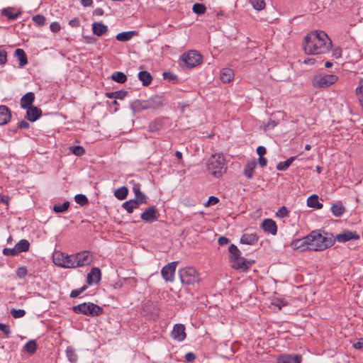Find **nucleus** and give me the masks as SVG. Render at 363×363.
<instances>
[{
  "label": "nucleus",
  "mask_w": 363,
  "mask_h": 363,
  "mask_svg": "<svg viewBox=\"0 0 363 363\" xmlns=\"http://www.w3.org/2000/svg\"><path fill=\"white\" fill-rule=\"evenodd\" d=\"M303 50L307 55H323L332 48V40L327 33L315 30L308 33L303 41Z\"/></svg>",
  "instance_id": "f257e3e1"
},
{
  "label": "nucleus",
  "mask_w": 363,
  "mask_h": 363,
  "mask_svg": "<svg viewBox=\"0 0 363 363\" xmlns=\"http://www.w3.org/2000/svg\"><path fill=\"white\" fill-rule=\"evenodd\" d=\"M311 250L314 251H322L330 247L334 243V239L332 234L325 233H320L318 231H312L310 234Z\"/></svg>",
  "instance_id": "f03ea898"
},
{
  "label": "nucleus",
  "mask_w": 363,
  "mask_h": 363,
  "mask_svg": "<svg viewBox=\"0 0 363 363\" xmlns=\"http://www.w3.org/2000/svg\"><path fill=\"white\" fill-rule=\"evenodd\" d=\"M230 252V260L231 267L237 270L242 272L247 271L253 264V261H249L241 257V252L234 244H231L228 247Z\"/></svg>",
  "instance_id": "7ed1b4c3"
},
{
  "label": "nucleus",
  "mask_w": 363,
  "mask_h": 363,
  "mask_svg": "<svg viewBox=\"0 0 363 363\" xmlns=\"http://www.w3.org/2000/svg\"><path fill=\"white\" fill-rule=\"evenodd\" d=\"M208 171L215 177H220L227 169L225 159L223 154L212 155L207 162Z\"/></svg>",
  "instance_id": "20e7f679"
},
{
  "label": "nucleus",
  "mask_w": 363,
  "mask_h": 363,
  "mask_svg": "<svg viewBox=\"0 0 363 363\" xmlns=\"http://www.w3.org/2000/svg\"><path fill=\"white\" fill-rule=\"evenodd\" d=\"M76 314H83L87 316H99L104 313V309L94 303H82L72 307Z\"/></svg>",
  "instance_id": "39448f33"
},
{
  "label": "nucleus",
  "mask_w": 363,
  "mask_h": 363,
  "mask_svg": "<svg viewBox=\"0 0 363 363\" xmlns=\"http://www.w3.org/2000/svg\"><path fill=\"white\" fill-rule=\"evenodd\" d=\"M179 275L182 283L186 285L194 284L199 280V273L191 267L179 269Z\"/></svg>",
  "instance_id": "423d86ee"
},
{
  "label": "nucleus",
  "mask_w": 363,
  "mask_h": 363,
  "mask_svg": "<svg viewBox=\"0 0 363 363\" xmlns=\"http://www.w3.org/2000/svg\"><path fill=\"white\" fill-rule=\"evenodd\" d=\"M338 79L335 74H325L315 76L313 79V85L315 88H327L334 84Z\"/></svg>",
  "instance_id": "0eeeda50"
},
{
  "label": "nucleus",
  "mask_w": 363,
  "mask_h": 363,
  "mask_svg": "<svg viewBox=\"0 0 363 363\" xmlns=\"http://www.w3.org/2000/svg\"><path fill=\"white\" fill-rule=\"evenodd\" d=\"M203 57L196 50H190L182 55V60L188 68H193L202 62Z\"/></svg>",
  "instance_id": "6e6552de"
},
{
  "label": "nucleus",
  "mask_w": 363,
  "mask_h": 363,
  "mask_svg": "<svg viewBox=\"0 0 363 363\" xmlns=\"http://www.w3.org/2000/svg\"><path fill=\"white\" fill-rule=\"evenodd\" d=\"M160 217V213L155 206L147 207L141 214L140 218L146 223H152L157 221Z\"/></svg>",
  "instance_id": "1a4fd4ad"
},
{
  "label": "nucleus",
  "mask_w": 363,
  "mask_h": 363,
  "mask_svg": "<svg viewBox=\"0 0 363 363\" xmlns=\"http://www.w3.org/2000/svg\"><path fill=\"white\" fill-rule=\"evenodd\" d=\"M177 266V262H172L162 267L161 274L166 281L172 282L174 281Z\"/></svg>",
  "instance_id": "9d476101"
},
{
  "label": "nucleus",
  "mask_w": 363,
  "mask_h": 363,
  "mask_svg": "<svg viewBox=\"0 0 363 363\" xmlns=\"http://www.w3.org/2000/svg\"><path fill=\"white\" fill-rule=\"evenodd\" d=\"M310 235H307L300 239L293 240L290 246L294 250H300L301 251L311 250Z\"/></svg>",
  "instance_id": "9b49d317"
},
{
  "label": "nucleus",
  "mask_w": 363,
  "mask_h": 363,
  "mask_svg": "<svg viewBox=\"0 0 363 363\" xmlns=\"http://www.w3.org/2000/svg\"><path fill=\"white\" fill-rule=\"evenodd\" d=\"M77 267L89 265L92 262V256L89 251H83L75 255Z\"/></svg>",
  "instance_id": "f8f14e48"
},
{
  "label": "nucleus",
  "mask_w": 363,
  "mask_h": 363,
  "mask_svg": "<svg viewBox=\"0 0 363 363\" xmlns=\"http://www.w3.org/2000/svg\"><path fill=\"white\" fill-rule=\"evenodd\" d=\"M101 272L99 267H92L87 274L86 281L89 285L97 284L101 281Z\"/></svg>",
  "instance_id": "ddd939ff"
},
{
  "label": "nucleus",
  "mask_w": 363,
  "mask_h": 363,
  "mask_svg": "<svg viewBox=\"0 0 363 363\" xmlns=\"http://www.w3.org/2000/svg\"><path fill=\"white\" fill-rule=\"evenodd\" d=\"M147 107L148 109H157L162 107L164 99L162 96L155 95L146 99Z\"/></svg>",
  "instance_id": "4468645a"
},
{
  "label": "nucleus",
  "mask_w": 363,
  "mask_h": 363,
  "mask_svg": "<svg viewBox=\"0 0 363 363\" xmlns=\"http://www.w3.org/2000/svg\"><path fill=\"white\" fill-rule=\"evenodd\" d=\"M171 335L173 339L182 342L185 340L186 335L185 333V326L183 324H175L172 331Z\"/></svg>",
  "instance_id": "2eb2a0df"
},
{
  "label": "nucleus",
  "mask_w": 363,
  "mask_h": 363,
  "mask_svg": "<svg viewBox=\"0 0 363 363\" xmlns=\"http://www.w3.org/2000/svg\"><path fill=\"white\" fill-rule=\"evenodd\" d=\"M335 239L340 242H345L351 240H358L359 235L356 231L345 230L337 234Z\"/></svg>",
  "instance_id": "dca6fc26"
},
{
  "label": "nucleus",
  "mask_w": 363,
  "mask_h": 363,
  "mask_svg": "<svg viewBox=\"0 0 363 363\" xmlns=\"http://www.w3.org/2000/svg\"><path fill=\"white\" fill-rule=\"evenodd\" d=\"M301 356L299 354L291 355L284 354L279 356L277 363H301Z\"/></svg>",
  "instance_id": "f3484780"
},
{
  "label": "nucleus",
  "mask_w": 363,
  "mask_h": 363,
  "mask_svg": "<svg viewBox=\"0 0 363 363\" xmlns=\"http://www.w3.org/2000/svg\"><path fill=\"white\" fill-rule=\"evenodd\" d=\"M262 228L266 233L275 235L277 233V225L275 221L272 219L267 218L262 223Z\"/></svg>",
  "instance_id": "a211bd4d"
},
{
  "label": "nucleus",
  "mask_w": 363,
  "mask_h": 363,
  "mask_svg": "<svg viewBox=\"0 0 363 363\" xmlns=\"http://www.w3.org/2000/svg\"><path fill=\"white\" fill-rule=\"evenodd\" d=\"M11 118V110L5 105L0 106V125L7 124Z\"/></svg>",
  "instance_id": "6ab92c4d"
},
{
  "label": "nucleus",
  "mask_w": 363,
  "mask_h": 363,
  "mask_svg": "<svg viewBox=\"0 0 363 363\" xmlns=\"http://www.w3.org/2000/svg\"><path fill=\"white\" fill-rule=\"evenodd\" d=\"M26 109V118L31 122L37 121L42 115L41 109L37 106H31Z\"/></svg>",
  "instance_id": "aec40b11"
},
{
  "label": "nucleus",
  "mask_w": 363,
  "mask_h": 363,
  "mask_svg": "<svg viewBox=\"0 0 363 363\" xmlns=\"http://www.w3.org/2000/svg\"><path fill=\"white\" fill-rule=\"evenodd\" d=\"M59 267L63 268H76L77 263L75 255H65V256L63 257L62 262H59Z\"/></svg>",
  "instance_id": "412c9836"
},
{
  "label": "nucleus",
  "mask_w": 363,
  "mask_h": 363,
  "mask_svg": "<svg viewBox=\"0 0 363 363\" xmlns=\"http://www.w3.org/2000/svg\"><path fill=\"white\" fill-rule=\"evenodd\" d=\"M35 100V94L32 91L26 93L21 99V107L26 109L32 106V104Z\"/></svg>",
  "instance_id": "4be33fe9"
},
{
  "label": "nucleus",
  "mask_w": 363,
  "mask_h": 363,
  "mask_svg": "<svg viewBox=\"0 0 363 363\" xmlns=\"http://www.w3.org/2000/svg\"><path fill=\"white\" fill-rule=\"evenodd\" d=\"M130 108L133 113L141 112L144 110H147V103L145 100H135L130 104Z\"/></svg>",
  "instance_id": "5701e85b"
},
{
  "label": "nucleus",
  "mask_w": 363,
  "mask_h": 363,
  "mask_svg": "<svg viewBox=\"0 0 363 363\" xmlns=\"http://www.w3.org/2000/svg\"><path fill=\"white\" fill-rule=\"evenodd\" d=\"M258 239L256 233H244L240 238V243L253 245L257 242Z\"/></svg>",
  "instance_id": "b1692460"
},
{
  "label": "nucleus",
  "mask_w": 363,
  "mask_h": 363,
  "mask_svg": "<svg viewBox=\"0 0 363 363\" xmlns=\"http://www.w3.org/2000/svg\"><path fill=\"white\" fill-rule=\"evenodd\" d=\"M140 184H134L133 191L135 194V199H137L141 203L144 204L147 202V196L140 191Z\"/></svg>",
  "instance_id": "393cba45"
},
{
  "label": "nucleus",
  "mask_w": 363,
  "mask_h": 363,
  "mask_svg": "<svg viewBox=\"0 0 363 363\" xmlns=\"http://www.w3.org/2000/svg\"><path fill=\"white\" fill-rule=\"evenodd\" d=\"M257 162L255 160L248 161L245 165L243 170V174L248 179H252L253 178V173L255 169L256 168Z\"/></svg>",
  "instance_id": "a878e982"
},
{
  "label": "nucleus",
  "mask_w": 363,
  "mask_h": 363,
  "mask_svg": "<svg viewBox=\"0 0 363 363\" xmlns=\"http://www.w3.org/2000/svg\"><path fill=\"white\" fill-rule=\"evenodd\" d=\"M93 33L97 36H101L108 31V27L101 22H96L92 24Z\"/></svg>",
  "instance_id": "bb28decb"
},
{
  "label": "nucleus",
  "mask_w": 363,
  "mask_h": 363,
  "mask_svg": "<svg viewBox=\"0 0 363 363\" xmlns=\"http://www.w3.org/2000/svg\"><path fill=\"white\" fill-rule=\"evenodd\" d=\"M234 78V72L232 69L223 68L220 71V80L223 83H229Z\"/></svg>",
  "instance_id": "cd10ccee"
},
{
  "label": "nucleus",
  "mask_w": 363,
  "mask_h": 363,
  "mask_svg": "<svg viewBox=\"0 0 363 363\" xmlns=\"http://www.w3.org/2000/svg\"><path fill=\"white\" fill-rule=\"evenodd\" d=\"M13 8L7 7L1 11V15L8 18L9 20H16L21 15V11H18L16 13L13 12Z\"/></svg>",
  "instance_id": "c85d7f7f"
},
{
  "label": "nucleus",
  "mask_w": 363,
  "mask_h": 363,
  "mask_svg": "<svg viewBox=\"0 0 363 363\" xmlns=\"http://www.w3.org/2000/svg\"><path fill=\"white\" fill-rule=\"evenodd\" d=\"M331 211L333 216L340 217L345 212V208L341 201H337L332 205Z\"/></svg>",
  "instance_id": "c756f323"
},
{
  "label": "nucleus",
  "mask_w": 363,
  "mask_h": 363,
  "mask_svg": "<svg viewBox=\"0 0 363 363\" xmlns=\"http://www.w3.org/2000/svg\"><path fill=\"white\" fill-rule=\"evenodd\" d=\"M138 32L135 30L122 32L116 35V38L121 42H126L130 40L135 35H137Z\"/></svg>",
  "instance_id": "7c9ffc66"
},
{
  "label": "nucleus",
  "mask_w": 363,
  "mask_h": 363,
  "mask_svg": "<svg viewBox=\"0 0 363 363\" xmlns=\"http://www.w3.org/2000/svg\"><path fill=\"white\" fill-rule=\"evenodd\" d=\"M14 55L19 60V67H23L28 64V59L26 52L23 49L18 48L14 52Z\"/></svg>",
  "instance_id": "2f4dec72"
},
{
  "label": "nucleus",
  "mask_w": 363,
  "mask_h": 363,
  "mask_svg": "<svg viewBox=\"0 0 363 363\" xmlns=\"http://www.w3.org/2000/svg\"><path fill=\"white\" fill-rule=\"evenodd\" d=\"M307 205L316 209H320L323 206V203L318 201V196L316 194H313L308 198Z\"/></svg>",
  "instance_id": "473e14b6"
},
{
  "label": "nucleus",
  "mask_w": 363,
  "mask_h": 363,
  "mask_svg": "<svg viewBox=\"0 0 363 363\" xmlns=\"http://www.w3.org/2000/svg\"><path fill=\"white\" fill-rule=\"evenodd\" d=\"M15 247L18 254L21 252H26L29 250L30 243L27 240L22 239L16 244Z\"/></svg>",
  "instance_id": "72a5a7b5"
},
{
  "label": "nucleus",
  "mask_w": 363,
  "mask_h": 363,
  "mask_svg": "<svg viewBox=\"0 0 363 363\" xmlns=\"http://www.w3.org/2000/svg\"><path fill=\"white\" fill-rule=\"evenodd\" d=\"M38 349V343L35 340H30L28 341L23 346V350L26 351L29 354H33L35 353Z\"/></svg>",
  "instance_id": "f704fd0d"
},
{
  "label": "nucleus",
  "mask_w": 363,
  "mask_h": 363,
  "mask_svg": "<svg viewBox=\"0 0 363 363\" xmlns=\"http://www.w3.org/2000/svg\"><path fill=\"white\" fill-rule=\"evenodd\" d=\"M128 95V91L120 90L113 92H106L105 96L108 99H123Z\"/></svg>",
  "instance_id": "c9c22d12"
},
{
  "label": "nucleus",
  "mask_w": 363,
  "mask_h": 363,
  "mask_svg": "<svg viewBox=\"0 0 363 363\" xmlns=\"http://www.w3.org/2000/svg\"><path fill=\"white\" fill-rule=\"evenodd\" d=\"M138 78L144 86H148L152 80L151 74L147 71L140 72L138 73Z\"/></svg>",
  "instance_id": "e433bc0d"
},
{
  "label": "nucleus",
  "mask_w": 363,
  "mask_h": 363,
  "mask_svg": "<svg viewBox=\"0 0 363 363\" xmlns=\"http://www.w3.org/2000/svg\"><path fill=\"white\" fill-rule=\"evenodd\" d=\"M111 79L120 84H123L127 81L126 75L122 72H115L111 74Z\"/></svg>",
  "instance_id": "4c0bfd02"
},
{
  "label": "nucleus",
  "mask_w": 363,
  "mask_h": 363,
  "mask_svg": "<svg viewBox=\"0 0 363 363\" xmlns=\"http://www.w3.org/2000/svg\"><path fill=\"white\" fill-rule=\"evenodd\" d=\"M128 194V189L126 186H121L114 191V196L118 200H124L127 197Z\"/></svg>",
  "instance_id": "58836bf2"
},
{
  "label": "nucleus",
  "mask_w": 363,
  "mask_h": 363,
  "mask_svg": "<svg viewBox=\"0 0 363 363\" xmlns=\"http://www.w3.org/2000/svg\"><path fill=\"white\" fill-rule=\"evenodd\" d=\"M66 356L68 359V360L71 363H75L77 361L78 356L77 353L75 352L74 350L72 347L68 346L66 349Z\"/></svg>",
  "instance_id": "ea45409f"
},
{
  "label": "nucleus",
  "mask_w": 363,
  "mask_h": 363,
  "mask_svg": "<svg viewBox=\"0 0 363 363\" xmlns=\"http://www.w3.org/2000/svg\"><path fill=\"white\" fill-rule=\"evenodd\" d=\"M162 123L160 119H156L150 123L148 130L150 132H156L161 129Z\"/></svg>",
  "instance_id": "a19ab883"
},
{
  "label": "nucleus",
  "mask_w": 363,
  "mask_h": 363,
  "mask_svg": "<svg viewBox=\"0 0 363 363\" xmlns=\"http://www.w3.org/2000/svg\"><path fill=\"white\" fill-rule=\"evenodd\" d=\"M74 200L76 203L80 205L81 206H86L89 203L88 199L84 194H77L74 196Z\"/></svg>",
  "instance_id": "79ce46f5"
},
{
  "label": "nucleus",
  "mask_w": 363,
  "mask_h": 363,
  "mask_svg": "<svg viewBox=\"0 0 363 363\" xmlns=\"http://www.w3.org/2000/svg\"><path fill=\"white\" fill-rule=\"evenodd\" d=\"M192 10L195 13L201 15L206 11V7L203 4L196 3L193 5Z\"/></svg>",
  "instance_id": "37998d69"
},
{
  "label": "nucleus",
  "mask_w": 363,
  "mask_h": 363,
  "mask_svg": "<svg viewBox=\"0 0 363 363\" xmlns=\"http://www.w3.org/2000/svg\"><path fill=\"white\" fill-rule=\"evenodd\" d=\"M249 2L252 4V7L257 11L262 10L265 7L264 0H249Z\"/></svg>",
  "instance_id": "c03bdc74"
},
{
  "label": "nucleus",
  "mask_w": 363,
  "mask_h": 363,
  "mask_svg": "<svg viewBox=\"0 0 363 363\" xmlns=\"http://www.w3.org/2000/svg\"><path fill=\"white\" fill-rule=\"evenodd\" d=\"M69 206V201H65L62 204H56L53 207V211L56 213H62L67 210Z\"/></svg>",
  "instance_id": "a18cd8bd"
},
{
  "label": "nucleus",
  "mask_w": 363,
  "mask_h": 363,
  "mask_svg": "<svg viewBox=\"0 0 363 363\" xmlns=\"http://www.w3.org/2000/svg\"><path fill=\"white\" fill-rule=\"evenodd\" d=\"M70 152L76 156H82L85 153V150L82 146H71L69 147Z\"/></svg>",
  "instance_id": "49530a36"
},
{
  "label": "nucleus",
  "mask_w": 363,
  "mask_h": 363,
  "mask_svg": "<svg viewBox=\"0 0 363 363\" xmlns=\"http://www.w3.org/2000/svg\"><path fill=\"white\" fill-rule=\"evenodd\" d=\"M289 211L284 206H281L276 213V216L279 218H286L289 216Z\"/></svg>",
  "instance_id": "de8ad7c7"
},
{
  "label": "nucleus",
  "mask_w": 363,
  "mask_h": 363,
  "mask_svg": "<svg viewBox=\"0 0 363 363\" xmlns=\"http://www.w3.org/2000/svg\"><path fill=\"white\" fill-rule=\"evenodd\" d=\"M33 21L40 26H43L45 23V18L44 16L38 14L33 17Z\"/></svg>",
  "instance_id": "09e8293b"
},
{
  "label": "nucleus",
  "mask_w": 363,
  "mask_h": 363,
  "mask_svg": "<svg viewBox=\"0 0 363 363\" xmlns=\"http://www.w3.org/2000/svg\"><path fill=\"white\" fill-rule=\"evenodd\" d=\"M11 314L14 318H20L26 315V311L23 309H12L11 311Z\"/></svg>",
  "instance_id": "8fccbe9b"
},
{
  "label": "nucleus",
  "mask_w": 363,
  "mask_h": 363,
  "mask_svg": "<svg viewBox=\"0 0 363 363\" xmlns=\"http://www.w3.org/2000/svg\"><path fill=\"white\" fill-rule=\"evenodd\" d=\"M87 289V286L84 285L79 289L72 290L70 293L71 298H76L79 296L82 292H84Z\"/></svg>",
  "instance_id": "3c124183"
},
{
  "label": "nucleus",
  "mask_w": 363,
  "mask_h": 363,
  "mask_svg": "<svg viewBox=\"0 0 363 363\" xmlns=\"http://www.w3.org/2000/svg\"><path fill=\"white\" fill-rule=\"evenodd\" d=\"M3 254L5 256H11V257H14V256H16L17 255H18L15 247L13 248H4L3 250Z\"/></svg>",
  "instance_id": "603ef678"
},
{
  "label": "nucleus",
  "mask_w": 363,
  "mask_h": 363,
  "mask_svg": "<svg viewBox=\"0 0 363 363\" xmlns=\"http://www.w3.org/2000/svg\"><path fill=\"white\" fill-rule=\"evenodd\" d=\"M27 269L25 267H20L16 269V276L20 279H23L27 274Z\"/></svg>",
  "instance_id": "864d4df0"
},
{
  "label": "nucleus",
  "mask_w": 363,
  "mask_h": 363,
  "mask_svg": "<svg viewBox=\"0 0 363 363\" xmlns=\"http://www.w3.org/2000/svg\"><path fill=\"white\" fill-rule=\"evenodd\" d=\"M50 29L52 33H57L60 30L61 26L59 23L52 22L50 25Z\"/></svg>",
  "instance_id": "5fc2aeb1"
},
{
  "label": "nucleus",
  "mask_w": 363,
  "mask_h": 363,
  "mask_svg": "<svg viewBox=\"0 0 363 363\" xmlns=\"http://www.w3.org/2000/svg\"><path fill=\"white\" fill-rule=\"evenodd\" d=\"M290 165L288 164L286 161L284 162H280L277 165V169L279 171H285L286 170Z\"/></svg>",
  "instance_id": "6e6d98bb"
},
{
  "label": "nucleus",
  "mask_w": 363,
  "mask_h": 363,
  "mask_svg": "<svg viewBox=\"0 0 363 363\" xmlns=\"http://www.w3.org/2000/svg\"><path fill=\"white\" fill-rule=\"evenodd\" d=\"M7 62V52L5 50H0V65H4Z\"/></svg>",
  "instance_id": "4d7b16f0"
},
{
  "label": "nucleus",
  "mask_w": 363,
  "mask_h": 363,
  "mask_svg": "<svg viewBox=\"0 0 363 363\" xmlns=\"http://www.w3.org/2000/svg\"><path fill=\"white\" fill-rule=\"evenodd\" d=\"M218 202H219V199L218 197H216L214 196H211L208 198L206 206H213V205H216V203H218Z\"/></svg>",
  "instance_id": "13d9d810"
},
{
  "label": "nucleus",
  "mask_w": 363,
  "mask_h": 363,
  "mask_svg": "<svg viewBox=\"0 0 363 363\" xmlns=\"http://www.w3.org/2000/svg\"><path fill=\"white\" fill-rule=\"evenodd\" d=\"M122 207L128 213H132L134 211L133 206L130 205V201H127L122 203Z\"/></svg>",
  "instance_id": "bf43d9fd"
},
{
  "label": "nucleus",
  "mask_w": 363,
  "mask_h": 363,
  "mask_svg": "<svg viewBox=\"0 0 363 363\" xmlns=\"http://www.w3.org/2000/svg\"><path fill=\"white\" fill-rule=\"evenodd\" d=\"M69 25L72 28H79L80 26V21L78 17H75L69 21Z\"/></svg>",
  "instance_id": "052dcab7"
},
{
  "label": "nucleus",
  "mask_w": 363,
  "mask_h": 363,
  "mask_svg": "<svg viewBox=\"0 0 363 363\" xmlns=\"http://www.w3.org/2000/svg\"><path fill=\"white\" fill-rule=\"evenodd\" d=\"M65 256L64 253L55 254L54 256V262L56 265L59 266V262H62L63 257Z\"/></svg>",
  "instance_id": "680f3d73"
},
{
  "label": "nucleus",
  "mask_w": 363,
  "mask_h": 363,
  "mask_svg": "<svg viewBox=\"0 0 363 363\" xmlns=\"http://www.w3.org/2000/svg\"><path fill=\"white\" fill-rule=\"evenodd\" d=\"M196 358V354L194 352H188L185 354V359L186 362H194Z\"/></svg>",
  "instance_id": "e2e57ef3"
},
{
  "label": "nucleus",
  "mask_w": 363,
  "mask_h": 363,
  "mask_svg": "<svg viewBox=\"0 0 363 363\" xmlns=\"http://www.w3.org/2000/svg\"><path fill=\"white\" fill-rule=\"evenodd\" d=\"M0 330H1L6 335L11 333L10 327L4 323H0Z\"/></svg>",
  "instance_id": "0e129e2a"
},
{
  "label": "nucleus",
  "mask_w": 363,
  "mask_h": 363,
  "mask_svg": "<svg viewBox=\"0 0 363 363\" xmlns=\"http://www.w3.org/2000/svg\"><path fill=\"white\" fill-rule=\"evenodd\" d=\"M355 91L358 97L363 94V79H360L359 86L356 88Z\"/></svg>",
  "instance_id": "69168bd1"
},
{
  "label": "nucleus",
  "mask_w": 363,
  "mask_h": 363,
  "mask_svg": "<svg viewBox=\"0 0 363 363\" xmlns=\"http://www.w3.org/2000/svg\"><path fill=\"white\" fill-rule=\"evenodd\" d=\"M30 127V124L26 121H21L17 126V128L20 129H28Z\"/></svg>",
  "instance_id": "338daca9"
},
{
  "label": "nucleus",
  "mask_w": 363,
  "mask_h": 363,
  "mask_svg": "<svg viewBox=\"0 0 363 363\" xmlns=\"http://www.w3.org/2000/svg\"><path fill=\"white\" fill-rule=\"evenodd\" d=\"M355 349L363 350V338H359L358 341L353 344Z\"/></svg>",
  "instance_id": "774afa93"
}]
</instances>
